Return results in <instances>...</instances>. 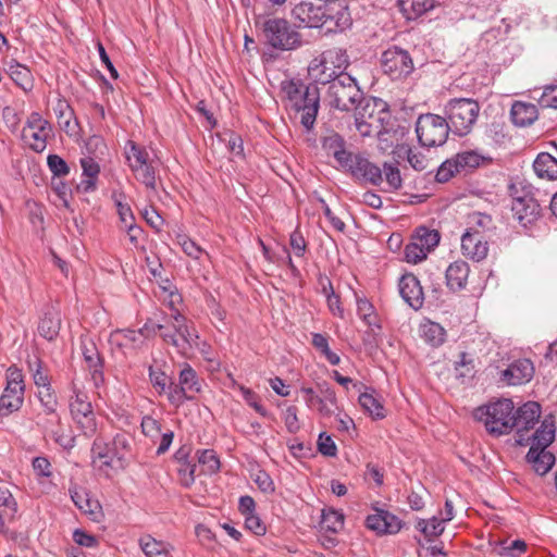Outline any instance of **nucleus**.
<instances>
[{
	"label": "nucleus",
	"instance_id": "nucleus-63",
	"mask_svg": "<svg viewBox=\"0 0 557 557\" xmlns=\"http://www.w3.org/2000/svg\"><path fill=\"white\" fill-rule=\"evenodd\" d=\"M298 409L296 406H288L284 411V422L289 433H297L300 430V423L297 416Z\"/></svg>",
	"mask_w": 557,
	"mask_h": 557
},
{
	"label": "nucleus",
	"instance_id": "nucleus-32",
	"mask_svg": "<svg viewBox=\"0 0 557 557\" xmlns=\"http://www.w3.org/2000/svg\"><path fill=\"white\" fill-rule=\"evenodd\" d=\"M535 174L540 178L553 181L557 178V159L548 152H541L533 162Z\"/></svg>",
	"mask_w": 557,
	"mask_h": 557
},
{
	"label": "nucleus",
	"instance_id": "nucleus-17",
	"mask_svg": "<svg viewBox=\"0 0 557 557\" xmlns=\"http://www.w3.org/2000/svg\"><path fill=\"white\" fill-rule=\"evenodd\" d=\"M399 293L401 298L413 309L419 310L424 302L423 289L418 277L411 273L400 277Z\"/></svg>",
	"mask_w": 557,
	"mask_h": 557
},
{
	"label": "nucleus",
	"instance_id": "nucleus-38",
	"mask_svg": "<svg viewBox=\"0 0 557 557\" xmlns=\"http://www.w3.org/2000/svg\"><path fill=\"white\" fill-rule=\"evenodd\" d=\"M149 380L159 395L165 394L169 398V393L172 392V386L174 385L173 377L166 375L163 371L154 370L153 367L150 366Z\"/></svg>",
	"mask_w": 557,
	"mask_h": 557
},
{
	"label": "nucleus",
	"instance_id": "nucleus-57",
	"mask_svg": "<svg viewBox=\"0 0 557 557\" xmlns=\"http://www.w3.org/2000/svg\"><path fill=\"white\" fill-rule=\"evenodd\" d=\"M404 253L407 262L416 264L424 260L429 252L413 239L412 243L406 245Z\"/></svg>",
	"mask_w": 557,
	"mask_h": 557
},
{
	"label": "nucleus",
	"instance_id": "nucleus-19",
	"mask_svg": "<svg viewBox=\"0 0 557 557\" xmlns=\"http://www.w3.org/2000/svg\"><path fill=\"white\" fill-rule=\"evenodd\" d=\"M490 236H481L479 233H466L461 236L462 255L473 261H482L488 253Z\"/></svg>",
	"mask_w": 557,
	"mask_h": 557
},
{
	"label": "nucleus",
	"instance_id": "nucleus-64",
	"mask_svg": "<svg viewBox=\"0 0 557 557\" xmlns=\"http://www.w3.org/2000/svg\"><path fill=\"white\" fill-rule=\"evenodd\" d=\"M527 550V543L522 540H515L508 546H503L499 555L504 557H520Z\"/></svg>",
	"mask_w": 557,
	"mask_h": 557
},
{
	"label": "nucleus",
	"instance_id": "nucleus-24",
	"mask_svg": "<svg viewBox=\"0 0 557 557\" xmlns=\"http://www.w3.org/2000/svg\"><path fill=\"white\" fill-rule=\"evenodd\" d=\"M323 150L333 156L336 162L342 165L345 163L351 151L346 149V140L342 135L334 131H330L325 136L321 138Z\"/></svg>",
	"mask_w": 557,
	"mask_h": 557
},
{
	"label": "nucleus",
	"instance_id": "nucleus-36",
	"mask_svg": "<svg viewBox=\"0 0 557 557\" xmlns=\"http://www.w3.org/2000/svg\"><path fill=\"white\" fill-rule=\"evenodd\" d=\"M456 163L459 170H473L479 168L484 163H491L492 158L482 156L476 151L469 150L462 151L456 154L455 157Z\"/></svg>",
	"mask_w": 557,
	"mask_h": 557
},
{
	"label": "nucleus",
	"instance_id": "nucleus-23",
	"mask_svg": "<svg viewBox=\"0 0 557 557\" xmlns=\"http://www.w3.org/2000/svg\"><path fill=\"white\" fill-rule=\"evenodd\" d=\"M308 73L310 77L317 84L327 85L330 86L334 79H337L339 75H344L345 73L338 72L336 66L332 64L324 63V55L321 54V58H315L311 61Z\"/></svg>",
	"mask_w": 557,
	"mask_h": 557
},
{
	"label": "nucleus",
	"instance_id": "nucleus-46",
	"mask_svg": "<svg viewBox=\"0 0 557 557\" xmlns=\"http://www.w3.org/2000/svg\"><path fill=\"white\" fill-rule=\"evenodd\" d=\"M37 398L41 405L44 413H53L58 409L59 401L51 386L39 388Z\"/></svg>",
	"mask_w": 557,
	"mask_h": 557
},
{
	"label": "nucleus",
	"instance_id": "nucleus-54",
	"mask_svg": "<svg viewBox=\"0 0 557 557\" xmlns=\"http://www.w3.org/2000/svg\"><path fill=\"white\" fill-rule=\"evenodd\" d=\"M307 85H305L301 81H286L282 83V89L288 97L290 101H293L294 107L302 97L304 89Z\"/></svg>",
	"mask_w": 557,
	"mask_h": 557
},
{
	"label": "nucleus",
	"instance_id": "nucleus-22",
	"mask_svg": "<svg viewBox=\"0 0 557 557\" xmlns=\"http://www.w3.org/2000/svg\"><path fill=\"white\" fill-rule=\"evenodd\" d=\"M325 17H323V28L326 33L343 32L351 25L350 14L345 7L326 5Z\"/></svg>",
	"mask_w": 557,
	"mask_h": 557
},
{
	"label": "nucleus",
	"instance_id": "nucleus-53",
	"mask_svg": "<svg viewBox=\"0 0 557 557\" xmlns=\"http://www.w3.org/2000/svg\"><path fill=\"white\" fill-rule=\"evenodd\" d=\"M460 170L456 163L455 158L448 159L444 161L437 169L435 174V180L438 183L448 182L456 173H459Z\"/></svg>",
	"mask_w": 557,
	"mask_h": 557
},
{
	"label": "nucleus",
	"instance_id": "nucleus-26",
	"mask_svg": "<svg viewBox=\"0 0 557 557\" xmlns=\"http://www.w3.org/2000/svg\"><path fill=\"white\" fill-rule=\"evenodd\" d=\"M53 112L58 120L60 128L67 135L76 133L78 122L75 117L74 110L65 99H59L53 107Z\"/></svg>",
	"mask_w": 557,
	"mask_h": 557
},
{
	"label": "nucleus",
	"instance_id": "nucleus-59",
	"mask_svg": "<svg viewBox=\"0 0 557 557\" xmlns=\"http://www.w3.org/2000/svg\"><path fill=\"white\" fill-rule=\"evenodd\" d=\"M85 148L88 157L98 158L99 154H104L107 145L101 136L94 135L86 140Z\"/></svg>",
	"mask_w": 557,
	"mask_h": 557
},
{
	"label": "nucleus",
	"instance_id": "nucleus-27",
	"mask_svg": "<svg viewBox=\"0 0 557 557\" xmlns=\"http://www.w3.org/2000/svg\"><path fill=\"white\" fill-rule=\"evenodd\" d=\"M539 116V111L535 104L522 101H516L510 110V117L512 123L519 127L531 125Z\"/></svg>",
	"mask_w": 557,
	"mask_h": 557
},
{
	"label": "nucleus",
	"instance_id": "nucleus-4",
	"mask_svg": "<svg viewBox=\"0 0 557 557\" xmlns=\"http://www.w3.org/2000/svg\"><path fill=\"white\" fill-rule=\"evenodd\" d=\"M481 107L472 98H453L444 106V114L451 133L463 137L470 134L475 125Z\"/></svg>",
	"mask_w": 557,
	"mask_h": 557
},
{
	"label": "nucleus",
	"instance_id": "nucleus-51",
	"mask_svg": "<svg viewBox=\"0 0 557 557\" xmlns=\"http://www.w3.org/2000/svg\"><path fill=\"white\" fill-rule=\"evenodd\" d=\"M8 74L18 86L25 87L30 85V71L17 62L9 65Z\"/></svg>",
	"mask_w": 557,
	"mask_h": 557
},
{
	"label": "nucleus",
	"instance_id": "nucleus-44",
	"mask_svg": "<svg viewBox=\"0 0 557 557\" xmlns=\"http://www.w3.org/2000/svg\"><path fill=\"white\" fill-rule=\"evenodd\" d=\"M92 454V462L96 463L97 460L101 462L100 468L103 466L111 467L113 457L110 453V448L107 443H104L101 438H96L91 446Z\"/></svg>",
	"mask_w": 557,
	"mask_h": 557
},
{
	"label": "nucleus",
	"instance_id": "nucleus-21",
	"mask_svg": "<svg viewBox=\"0 0 557 557\" xmlns=\"http://www.w3.org/2000/svg\"><path fill=\"white\" fill-rule=\"evenodd\" d=\"M71 499L74 505L92 521H99L101 516V506L98 500L92 499L86 490L72 486L69 488Z\"/></svg>",
	"mask_w": 557,
	"mask_h": 557
},
{
	"label": "nucleus",
	"instance_id": "nucleus-45",
	"mask_svg": "<svg viewBox=\"0 0 557 557\" xmlns=\"http://www.w3.org/2000/svg\"><path fill=\"white\" fill-rule=\"evenodd\" d=\"M324 55V63L336 66L338 72L344 73L349 64L348 55L344 49L334 48L322 53Z\"/></svg>",
	"mask_w": 557,
	"mask_h": 557
},
{
	"label": "nucleus",
	"instance_id": "nucleus-13",
	"mask_svg": "<svg viewBox=\"0 0 557 557\" xmlns=\"http://www.w3.org/2000/svg\"><path fill=\"white\" fill-rule=\"evenodd\" d=\"M381 65L384 73L392 79L407 77L414 69L410 53L397 46L391 47L382 53Z\"/></svg>",
	"mask_w": 557,
	"mask_h": 557
},
{
	"label": "nucleus",
	"instance_id": "nucleus-50",
	"mask_svg": "<svg viewBox=\"0 0 557 557\" xmlns=\"http://www.w3.org/2000/svg\"><path fill=\"white\" fill-rule=\"evenodd\" d=\"M357 313L369 326H379L374 314V307L367 298H357Z\"/></svg>",
	"mask_w": 557,
	"mask_h": 557
},
{
	"label": "nucleus",
	"instance_id": "nucleus-33",
	"mask_svg": "<svg viewBox=\"0 0 557 557\" xmlns=\"http://www.w3.org/2000/svg\"><path fill=\"white\" fill-rule=\"evenodd\" d=\"M421 338L433 347H438L445 342L446 331L436 322L426 320L419 326Z\"/></svg>",
	"mask_w": 557,
	"mask_h": 557
},
{
	"label": "nucleus",
	"instance_id": "nucleus-49",
	"mask_svg": "<svg viewBox=\"0 0 557 557\" xmlns=\"http://www.w3.org/2000/svg\"><path fill=\"white\" fill-rule=\"evenodd\" d=\"M417 529L426 537L438 536L444 531V520L436 517L430 520L420 519L417 523Z\"/></svg>",
	"mask_w": 557,
	"mask_h": 557
},
{
	"label": "nucleus",
	"instance_id": "nucleus-7",
	"mask_svg": "<svg viewBox=\"0 0 557 557\" xmlns=\"http://www.w3.org/2000/svg\"><path fill=\"white\" fill-rule=\"evenodd\" d=\"M513 409L512 400L503 398L479 407L475 410V418L484 423L490 434L500 436L510 432Z\"/></svg>",
	"mask_w": 557,
	"mask_h": 557
},
{
	"label": "nucleus",
	"instance_id": "nucleus-8",
	"mask_svg": "<svg viewBox=\"0 0 557 557\" xmlns=\"http://www.w3.org/2000/svg\"><path fill=\"white\" fill-rule=\"evenodd\" d=\"M450 132L446 117L438 114H421L416 123L418 140L424 147L444 145Z\"/></svg>",
	"mask_w": 557,
	"mask_h": 557
},
{
	"label": "nucleus",
	"instance_id": "nucleus-10",
	"mask_svg": "<svg viewBox=\"0 0 557 557\" xmlns=\"http://www.w3.org/2000/svg\"><path fill=\"white\" fill-rule=\"evenodd\" d=\"M53 135L52 125L39 112H32L22 129V140L35 152H42Z\"/></svg>",
	"mask_w": 557,
	"mask_h": 557
},
{
	"label": "nucleus",
	"instance_id": "nucleus-29",
	"mask_svg": "<svg viewBox=\"0 0 557 557\" xmlns=\"http://www.w3.org/2000/svg\"><path fill=\"white\" fill-rule=\"evenodd\" d=\"M435 5V0H398V8L408 21L417 20Z\"/></svg>",
	"mask_w": 557,
	"mask_h": 557
},
{
	"label": "nucleus",
	"instance_id": "nucleus-3",
	"mask_svg": "<svg viewBox=\"0 0 557 557\" xmlns=\"http://www.w3.org/2000/svg\"><path fill=\"white\" fill-rule=\"evenodd\" d=\"M182 300V296L177 290H169L166 305L172 310V313L166 323L171 324L172 330L165 324L156 323L152 325V334L159 333L165 344L173 346L178 354L186 355L193 347L194 330L191 324L188 323L187 318L177 308Z\"/></svg>",
	"mask_w": 557,
	"mask_h": 557
},
{
	"label": "nucleus",
	"instance_id": "nucleus-34",
	"mask_svg": "<svg viewBox=\"0 0 557 557\" xmlns=\"http://www.w3.org/2000/svg\"><path fill=\"white\" fill-rule=\"evenodd\" d=\"M139 546L146 557H169V544L157 541L149 534L139 539Z\"/></svg>",
	"mask_w": 557,
	"mask_h": 557
},
{
	"label": "nucleus",
	"instance_id": "nucleus-12",
	"mask_svg": "<svg viewBox=\"0 0 557 557\" xmlns=\"http://www.w3.org/2000/svg\"><path fill=\"white\" fill-rule=\"evenodd\" d=\"M200 391L201 383L197 372L186 363L180 371L178 382L174 381L172 392L169 393V403L180 408L185 401L195 399V395Z\"/></svg>",
	"mask_w": 557,
	"mask_h": 557
},
{
	"label": "nucleus",
	"instance_id": "nucleus-52",
	"mask_svg": "<svg viewBox=\"0 0 557 557\" xmlns=\"http://www.w3.org/2000/svg\"><path fill=\"white\" fill-rule=\"evenodd\" d=\"M86 436H92L97 431L95 412L72 416Z\"/></svg>",
	"mask_w": 557,
	"mask_h": 557
},
{
	"label": "nucleus",
	"instance_id": "nucleus-55",
	"mask_svg": "<svg viewBox=\"0 0 557 557\" xmlns=\"http://www.w3.org/2000/svg\"><path fill=\"white\" fill-rule=\"evenodd\" d=\"M46 435L50 436L58 445L65 449H71L74 447V437L70 434H66L62 423L51 429L50 432Z\"/></svg>",
	"mask_w": 557,
	"mask_h": 557
},
{
	"label": "nucleus",
	"instance_id": "nucleus-37",
	"mask_svg": "<svg viewBox=\"0 0 557 557\" xmlns=\"http://www.w3.org/2000/svg\"><path fill=\"white\" fill-rule=\"evenodd\" d=\"M493 219L491 215L474 212L470 215V226L467 228L466 233H479L481 236H490V233L493 231Z\"/></svg>",
	"mask_w": 557,
	"mask_h": 557
},
{
	"label": "nucleus",
	"instance_id": "nucleus-58",
	"mask_svg": "<svg viewBox=\"0 0 557 557\" xmlns=\"http://www.w3.org/2000/svg\"><path fill=\"white\" fill-rule=\"evenodd\" d=\"M176 240L183 251L190 258L199 259L203 252L200 246L184 234L177 235Z\"/></svg>",
	"mask_w": 557,
	"mask_h": 557
},
{
	"label": "nucleus",
	"instance_id": "nucleus-42",
	"mask_svg": "<svg viewBox=\"0 0 557 557\" xmlns=\"http://www.w3.org/2000/svg\"><path fill=\"white\" fill-rule=\"evenodd\" d=\"M533 98L542 108L557 109V85H547L541 92L540 89H534Z\"/></svg>",
	"mask_w": 557,
	"mask_h": 557
},
{
	"label": "nucleus",
	"instance_id": "nucleus-11",
	"mask_svg": "<svg viewBox=\"0 0 557 557\" xmlns=\"http://www.w3.org/2000/svg\"><path fill=\"white\" fill-rule=\"evenodd\" d=\"M541 412V406L536 401H527L516 410L513 409L510 431L513 429L516 430L515 440L517 445H529L530 437H525V435H528V432L539 423Z\"/></svg>",
	"mask_w": 557,
	"mask_h": 557
},
{
	"label": "nucleus",
	"instance_id": "nucleus-9",
	"mask_svg": "<svg viewBox=\"0 0 557 557\" xmlns=\"http://www.w3.org/2000/svg\"><path fill=\"white\" fill-rule=\"evenodd\" d=\"M24 376L22 371L11 366L7 370V385L0 397V414L8 417L18 411L24 403Z\"/></svg>",
	"mask_w": 557,
	"mask_h": 557
},
{
	"label": "nucleus",
	"instance_id": "nucleus-15",
	"mask_svg": "<svg viewBox=\"0 0 557 557\" xmlns=\"http://www.w3.org/2000/svg\"><path fill=\"white\" fill-rule=\"evenodd\" d=\"M302 97L296 103L295 109L302 111L301 124L307 128H312L319 110L320 92L315 84H309L305 87Z\"/></svg>",
	"mask_w": 557,
	"mask_h": 557
},
{
	"label": "nucleus",
	"instance_id": "nucleus-25",
	"mask_svg": "<svg viewBox=\"0 0 557 557\" xmlns=\"http://www.w3.org/2000/svg\"><path fill=\"white\" fill-rule=\"evenodd\" d=\"M470 273L469 264L463 260H457L448 265L445 272L447 287L456 293L466 288Z\"/></svg>",
	"mask_w": 557,
	"mask_h": 557
},
{
	"label": "nucleus",
	"instance_id": "nucleus-18",
	"mask_svg": "<svg viewBox=\"0 0 557 557\" xmlns=\"http://www.w3.org/2000/svg\"><path fill=\"white\" fill-rule=\"evenodd\" d=\"M84 360L96 387L104 383L103 358L91 339L82 341Z\"/></svg>",
	"mask_w": 557,
	"mask_h": 557
},
{
	"label": "nucleus",
	"instance_id": "nucleus-31",
	"mask_svg": "<svg viewBox=\"0 0 557 557\" xmlns=\"http://www.w3.org/2000/svg\"><path fill=\"white\" fill-rule=\"evenodd\" d=\"M555 424L553 421L545 419L541 426L532 433V435H525L530 437L531 447H537V449H546L555 440Z\"/></svg>",
	"mask_w": 557,
	"mask_h": 557
},
{
	"label": "nucleus",
	"instance_id": "nucleus-14",
	"mask_svg": "<svg viewBox=\"0 0 557 557\" xmlns=\"http://www.w3.org/2000/svg\"><path fill=\"white\" fill-rule=\"evenodd\" d=\"M325 12V4L301 1L292 9L290 15L297 22V27L323 28Z\"/></svg>",
	"mask_w": 557,
	"mask_h": 557
},
{
	"label": "nucleus",
	"instance_id": "nucleus-48",
	"mask_svg": "<svg viewBox=\"0 0 557 557\" xmlns=\"http://www.w3.org/2000/svg\"><path fill=\"white\" fill-rule=\"evenodd\" d=\"M70 410L72 416L90 413L92 410L91 403L88 400L84 392L74 389V396L71 398Z\"/></svg>",
	"mask_w": 557,
	"mask_h": 557
},
{
	"label": "nucleus",
	"instance_id": "nucleus-30",
	"mask_svg": "<svg viewBox=\"0 0 557 557\" xmlns=\"http://www.w3.org/2000/svg\"><path fill=\"white\" fill-rule=\"evenodd\" d=\"M61 318L59 312L53 309H48L41 317L38 324V333L47 341L57 338L60 332Z\"/></svg>",
	"mask_w": 557,
	"mask_h": 557
},
{
	"label": "nucleus",
	"instance_id": "nucleus-6",
	"mask_svg": "<svg viewBox=\"0 0 557 557\" xmlns=\"http://www.w3.org/2000/svg\"><path fill=\"white\" fill-rule=\"evenodd\" d=\"M127 164L135 178L148 189L157 188V161L150 157L146 147L128 140L124 148Z\"/></svg>",
	"mask_w": 557,
	"mask_h": 557
},
{
	"label": "nucleus",
	"instance_id": "nucleus-43",
	"mask_svg": "<svg viewBox=\"0 0 557 557\" xmlns=\"http://www.w3.org/2000/svg\"><path fill=\"white\" fill-rule=\"evenodd\" d=\"M456 377L466 383L475 374L473 360L466 352L460 354V360L455 364Z\"/></svg>",
	"mask_w": 557,
	"mask_h": 557
},
{
	"label": "nucleus",
	"instance_id": "nucleus-60",
	"mask_svg": "<svg viewBox=\"0 0 557 557\" xmlns=\"http://www.w3.org/2000/svg\"><path fill=\"white\" fill-rule=\"evenodd\" d=\"M318 450L320 454L326 457H335L337 454V447L330 435L325 432L320 433L318 438Z\"/></svg>",
	"mask_w": 557,
	"mask_h": 557
},
{
	"label": "nucleus",
	"instance_id": "nucleus-61",
	"mask_svg": "<svg viewBox=\"0 0 557 557\" xmlns=\"http://www.w3.org/2000/svg\"><path fill=\"white\" fill-rule=\"evenodd\" d=\"M140 426L143 433L152 440L157 438L161 434L160 422L150 416H145L141 419Z\"/></svg>",
	"mask_w": 557,
	"mask_h": 557
},
{
	"label": "nucleus",
	"instance_id": "nucleus-41",
	"mask_svg": "<svg viewBox=\"0 0 557 557\" xmlns=\"http://www.w3.org/2000/svg\"><path fill=\"white\" fill-rule=\"evenodd\" d=\"M28 367L37 389L51 386L49 372L44 368L42 361L39 358L36 357L33 361L29 360Z\"/></svg>",
	"mask_w": 557,
	"mask_h": 557
},
{
	"label": "nucleus",
	"instance_id": "nucleus-1",
	"mask_svg": "<svg viewBox=\"0 0 557 557\" xmlns=\"http://www.w3.org/2000/svg\"><path fill=\"white\" fill-rule=\"evenodd\" d=\"M342 169L358 182L380 186L385 182V193H395L403 187V177L397 164L384 162L383 168L372 162L363 152H351Z\"/></svg>",
	"mask_w": 557,
	"mask_h": 557
},
{
	"label": "nucleus",
	"instance_id": "nucleus-2",
	"mask_svg": "<svg viewBox=\"0 0 557 557\" xmlns=\"http://www.w3.org/2000/svg\"><path fill=\"white\" fill-rule=\"evenodd\" d=\"M260 41L276 51H294L302 46V36L288 20L259 15L255 18Z\"/></svg>",
	"mask_w": 557,
	"mask_h": 557
},
{
	"label": "nucleus",
	"instance_id": "nucleus-28",
	"mask_svg": "<svg viewBox=\"0 0 557 557\" xmlns=\"http://www.w3.org/2000/svg\"><path fill=\"white\" fill-rule=\"evenodd\" d=\"M525 459L540 475H545L555 463V456L552 453L537 447H530Z\"/></svg>",
	"mask_w": 557,
	"mask_h": 557
},
{
	"label": "nucleus",
	"instance_id": "nucleus-40",
	"mask_svg": "<svg viewBox=\"0 0 557 557\" xmlns=\"http://www.w3.org/2000/svg\"><path fill=\"white\" fill-rule=\"evenodd\" d=\"M344 527V515L333 508L322 510L321 528L337 533Z\"/></svg>",
	"mask_w": 557,
	"mask_h": 557
},
{
	"label": "nucleus",
	"instance_id": "nucleus-56",
	"mask_svg": "<svg viewBox=\"0 0 557 557\" xmlns=\"http://www.w3.org/2000/svg\"><path fill=\"white\" fill-rule=\"evenodd\" d=\"M47 164L54 177H64L70 173V166L58 154H49L47 158Z\"/></svg>",
	"mask_w": 557,
	"mask_h": 557
},
{
	"label": "nucleus",
	"instance_id": "nucleus-62",
	"mask_svg": "<svg viewBox=\"0 0 557 557\" xmlns=\"http://www.w3.org/2000/svg\"><path fill=\"white\" fill-rule=\"evenodd\" d=\"M195 470L196 465L190 462H185L183 465H180L177 468V472L180 475L181 484L185 487H189L195 482Z\"/></svg>",
	"mask_w": 557,
	"mask_h": 557
},
{
	"label": "nucleus",
	"instance_id": "nucleus-47",
	"mask_svg": "<svg viewBox=\"0 0 557 557\" xmlns=\"http://www.w3.org/2000/svg\"><path fill=\"white\" fill-rule=\"evenodd\" d=\"M198 462L205 468L203 471L208 474L216 473L221 467L220 459L213 449L199 451Z\"/></svg>",
	"mask_w": 557,
	"mask_h": 557
},
{
	"label": "nucleus",
	"instance_id": "nucleus-20",
	"mask_svg": "<svg viewBox=\"0 0 557 557\" xmlns=\"http://www.w3.org/2000/svg\"><path fill=\"white\" fill-rule=\"evenodd\" d=\"M513 215L523 226L536 221L541 214L539 202L531 196L517 197L512 200Z\"/></svg>",
	"mask_w": 557,
	"mask_h": 557
},
{
	"label": "nucleus",
	"instance_id": "nucleus-35",
	"mask_svg": "<svg viewBox=\"0 0 557 557\" xmlns=\"http://www.w3.org/2000/svg\"><path fill=\"white\" fill-rule=\"evenodd\" d=\"M359 404L373 419L379 420L386 416L382 399L374 395V391L362 393L359 396Z\"/></svg>",
	"mask_w": 557,
	"mask_h": 557
},
{
	"label": "nucleus",
	"instance_id": "nucleus-16",
	"mask_svg": "<svg viewBox=\"0 0 557 557\" xmlns=\"http://www.w3.org/2000/svg\"><path fill=\"white\" fill-rule=\"evenodd\" d=\"M534 371L533 362L530 359H518L502 371L500 380L508 385H522L532 380Z\"/></svg>",
	"mask_w": 557,
	"mask_h": 557
},
{
	"label": "nucleus",
	"instance_id": "nucleus-39",
	"mask_svg": "<svg viewBox=\"0 0 557 557\" xmlns=\"http://www.w3.org/2000/svg\"><path fill=\"white\" fill-rule=\"evenodd\" d=\"M418 244L430 252L440 243L441 236L436 230H431L425 226H419L414 231L412 237Z\"/></svg>",
	"mask_w": 557,
	"mask_h": 557
},
{
	"label": "nucleus",
	"instance_id": "nucleus-5",
	"mask_svg": "<svg viewBox=\"0 0 557 557\" xmlns=\"http://www.w3.org/2000/svg\"><path fill=\"white\" fill-rule=\"evenodd\" d=\"M325 99L331 108L347 112L362 107L366 100L357 81L347 73L327 86Z\"/></svg>",
	"mask_w": 557,
	"mask_h": 557
}]
</instances>
